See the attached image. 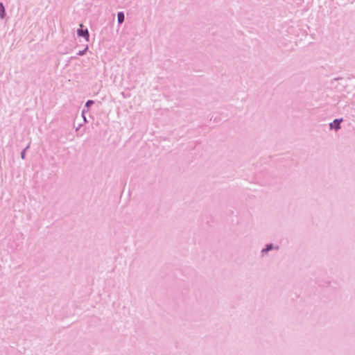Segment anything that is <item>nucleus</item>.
<instances>
[{
  "label": "nucleus",
  "instance_id": "39448f33",
  "mask_svg": "<svg viewBox=\"0 0 355 355\" xmlns=\"http://www.w3.org/2000/svg\"><path fill=\"white\" fill-rule=\"evenodd\" d=\"M93 103H94L93 101H88L86 103V105H87V107H89L90 105H92V104H93Z\"/></svg>",
  "mask_w": 355,
  "mask_h": 355
},
{
  "label": "nucleus",
  "instance_id": "f257e3e1",
  "mask_svg": "<svg viewBox=\"0 0 355 355\" xmlns=\"http://www.w3.org/2000/svg\"><path fill=\"white\" fill-rule=\"evenodd\" d=\"M78 35L79 36H83V37H85L87 40H88V39H89V33H88V31L87 29L85 31L83 29H79L78 31Z\"/></svg>",
  "mask_w": 355,
  "mask_h": 355
},
{
  "label": "nucleus",
  "instance_id": "f03ea898",
  "mask_svg": "<svg viewBox=\"0 0 355 355\" xmlns=\"http://www.w3.org/2000/svg\"><path fill=\"white\" fill-rule=\"evenodd\" d=\"M342 121V119L338 120L336 119L334 121L330 124L331 128H335L336 130L340 128V123Z\"/></svg>",
  "mask_w": 355,
  "mask_h": 355
},
{
  "label": "nucleus",
  "instance_id": "7ed1b4c3",
  "mask_svg": "<svg viewBox=\"0 0 355 355\" xmlns=\"http://www.w3.org/2000/svg\"><path fill=\"white\" fill-rule=\"evenodd\" d=\"M118 21L121 24L124 21V14L122 12L118 13Z\"/></svg>",
  "mask_w": 355,
  "mask_h": 355
},
{
  "label": "nucleus",
  "instance_id": "20e7f679",
  "mask_svg": "<svg viewBox=\"0 0 355 355\" xmlns=\"http://www.w3.org/2000/svg\"><path fill=\"white\" fill-rule=\"evenodd\" d=\"M5 15V8L2 3H0V17L3 18Z\"/></svg>",
  "mask_w": 355,
  "mask_h": 355
}]
</instances>
